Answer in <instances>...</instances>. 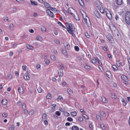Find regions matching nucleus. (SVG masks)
<instances>
[{
    "mask_svg": "<svg viewBox=\"0 0 130 130\" xmlns=\"http://www.w3.org/2000/svg\"><path fill=\"white\" fill-rule=\"evenodd\" d=\"M81 13L83 17L82 20L83 23L85 24L88 27H89L91 25V23L89 18L87 16L86 14L83 11H82Z\"/></svg>",
    "mask_w": 130,
    "mask_h": 130,
    "instance_id": "nucleus-1",
    "label": "nucleus"
},
{
    "mask_svg": "<svg viewBox=\"0 0 130 130\" xmlns=\"http://www.w3.org/2000/svg\"><path fill=\"white\" fill-rule=\"evenodd\" d=\"M66 26L67 27V29L68 31L72 34V36L74 37L75 35L73 34L75 28L74 26L71 23H66Z\"/></svg>",
    "mask_w": 130,
    "mask_h": 130,
    "instance_id": "nucleus-2",
    "label": "nucleus"
},
{
    "mask_svg": "<svg viewBox=\"0 0 130 130\" xmlns=\"http://www.w3.org/2000/svg\"><path fill=\"white\" fill-rule=\"evenodd\" d=\"M121 78L122 83L126 85L127 86L130 85L129 80L126 75H122L121 76Z\"/></svg>",
    "mask_w": 130,
    "mask_h": 130,
    "instance_id": "nucleus-3",
    "label": "nucleus"
},
{
    "mask_svg": "<svg viewBox=\"0 0 130 130\" xmlns=\"http://www.w3.org/2000/svg\"><path fill=\"white\" fill-rule=\"evenodd\" d=\"M125 20L126 23L128 24H130V12H127L126 13L125 16Z\"/></svg>",
    "mask_w": 130,
    "mask_h": 130,
    "instance_id": "nucleus-4",
    "label": "nucleus"
},
{
    "mask_svg": "<svg viewBox=\"0 0 130 130\" xmlns=\"http://www.w3.org/2000/svg\"><path fill=\"white\" fill-rule=\"evenodd\" d=\"M105 11L107 18L110 20L112 19V14L110 11L107 9H105Z\"/></svg>",
    "mask_w": 130,
    "mask_h": 130,
    "instance_id": "nucleus-5",
    "label": "nucleus"
},
{
    "mask_svg": "<svg viewBox=\"0 0 130 130\" xmlns=\"http://www.w3.org/2000/svg\"><path fill=\"white\" fill-rule=\"evenodd\" d=\"M50 8L47 9L46 10V12L51 17L53 18L54 17L55 15L51 11Z\"/></svg>",
    "mask_w": 130,
    "mask_h": 130,
    "instance_id": "nucleus-6",
    "label": "nucleus"
},
{
    "mask_svg": "<svg viewBox=\"0 0 130 130\" xmlns=\"http://www.w3.org/2000/svg\"><path fill=\"white\" fill-rule=\"evenodd\" d=\"M23 77L24 79L26 80H30V78L28 75V73L27 72L26 73L23 74Z\"/></svg>",
    "mask_w": 130,
    "mask_h": 130,
    "instance_id": "nucleus-7",
    "label": "nucleus"
},
{
    "mask_svg": "<svg viewBox=\"0 0 130 130\" xmlns=\"http://www.w3.org/2000/svg\"><path fill=\"white\" fill-rule=\"evenodd\" d=\"M69 13L72 15H73L76 12L74 9L72 8H69L68 9Z\"/></svg>",
    "mask_w": 130,
    "mask_h": 130,
    "instance_id": "nucleus-8",
    "label": "nucleus"
},
{
    "mask_svg": "<svg viewBox=\"0 0 130 130\" xmlns=\"http://www.w3.org/2000/svg\"><path fill=\"white\" fill-rule=\"evenodd\" d=\"M58 74L59 77H62L63 75V71L62 69H59L58 71Z\"/></svg>",
    "mask_w": 130,
    "mask_h": 130,
    "instance_id": "nucleus-9",
    "label": "nucleus"
},
{
    "mask_svg": "<svg viewBox=\"0 0 130 130\" xmlns=\"http://www.w3.org/2000/svg\"><path fill=\"white\" fill-rule=\"evenodd\" d=\"M17 11V9L15 8H12L9 9V12L10 13H13L16 12Z\"/></svg>",
    "mask_w": 130,
    "mask_h": 130,
    "instance_id": "nucleus-10",
    "label": "nucleus"
},
{
    "mask_svg": "<svg viewBox=\"0 0 130 130\" xmlns=\"http://www.w3.org/2000/svg\"><path fill=\"white\" fill-rule=\"evenodd\" d=\"M36 40L42 42L43 40V38L42 37L39 35H37L36 37Z\"/></svg>",
    "mask_w": 130,
    "mask_h": 130,
    "instance_id": "nucleus-11",
    "label": "nucleus"
},
{
    "mask_svg": "<svg viewBox=\"0 0 130 130\" xmlns=\"http://www.w3.org/2000/svg\"><path fill=\"white\" fill-rule=\"evenodd\" d=\"M73 16L76 20L79 21L80 20L79 18L77 13L76 12L73 14Z\"/></svg>",
    "mask_w": 130,
    "mask_h": 130,
    "instance_id": "nucleus-12",
    "label": "nucleus"
},
{
    "mask_svg": "<svg viewBox=\"0 0 130 130\" xmlns=\"http://www.w3.org/2000/svg\"><path fill=\"white\" fill-rule=\"evenodd\" d=\"M47 120V115L46 113H44L42 114V119L41 121H43L45 120Z\"/></svg>",
    "mask_w": 130,
    "mask_h": 130,
    "instance_id": "nucleus-13",
    "label": "nucleus"
},
{
    "mask_svg": "<svg viewBox=\"0 0 130 130\" xmlns=\"http://www.w3.org/2000/svg\"><path fill=\"white\" fill-rule=\"evenodd\" d=\"M107 38L110 42L112 43L114 42V40L112 37L111 35L107 36Z\"/></svg>",
    "mask_w": 130,
    "mask_h": 130,
    "instance_id": "nucleus-14",
    "label": "nucleus"
},
{
    "mask_svg": "<svg viewBox=\"0 0 130 130\" xmlns=\"http://www.w3.org/2000/svg\"><path fill=\"white\" fill-rule=\"evenodd\" d=\"M2 103V105H6L8 104V101L5 99H3L1 102Z\"/></svg>",
    "mask_w": 130,
    "mask_h": 130,
    "instance_id": "nucleus-15",
    "label": "nucleus"
},
{
    "mask_svg": "<svg viewBox=\"0 0 130 130\" xmlns=\"http://www.w3.org/2000/svg\"><path fill=\"white\" fill-rule=\"evenodd\" d=\"M102 99V102L104 103H106L107 102V99L104 96H102L101 97Z\"/></svg>",
    "mask_w": 130,
    "mask_h": 130,
    "instance_id": "nucleus-16",
    "label": "nucleus"
},
{
    "mask_svg": "<svg viewBox=\"0 0 130 130\" xmlns=\"http://www.w3.org/2000/svg\"><path fill=\"white\" fill-rule=\"evenodd\" d=\"M18 91L20 93L22 94L23 93L24 90L22 87H20L18 88Z\"/></svg>",
    "mask_w": 130,
    "mask_h": 130,
    "instance_id": "nucleus-17",
    "label": "nucleus"
},
{
    "mask_svg": "<svg viewBox=\"0 0 130 130\" xmlns=\"http://www.w3.org/2000/svg\"><path fill=\"white\" fill-rule=\"evenodd\" d=\"M41 30L43 32H46V29L45 26H42L41 28Z\"/></svg>",
    "mask_w": 130,
    "mask_h": 130,
    "instance_id": "nucleus-18",
    "label": "nucleus"
},
{
    "mask_svg": "<svg viewBox=\"0 0 130 130\" xmlns=\"http://www.w3.org/2000/svg\"><path fill=\"white\" fill-rule=\"evenodd\" d=\"M26 46L27 48L28 49H29L30 50H33L34 49V48L31 45L29 44H27L26 45Z\"/></svg>",
    "mask_w": 130,
    "mask_h": 130,
    "instance_id": "nucleus-19",
    "label": "nucleus"
},
{
    "mask_svg": "<svg viewBox=\"0 0 130 130\" xmlns=\"http://www.w3.org/2000/svg\"><path fill=\"white\" fill-rule=\"evenodd\" d=\"M94 14L97 18H99L100 17L99 13L96 10H95L94 11Z\"/></svg>",
    "mask_w": 130,
    "mask_h": 130,
    "instance_id": "nucleus-20",
    "label": "nucleus"
},
{
    "mask_svg": "<svg viewBox=\"0 0 130 130\" xmlns=\"http://www.w3.org/2000/svg\"><path fill=\"white\" fill-rule=\"evenodd\" d=\"M117 4L119 5H121L122 3V0H116Z\"/></svg>",
    "mask_w": 130,
    "mask_h": 130,
    "instance_id": "nucleus-21",
    "label": "nucleus"
},
{
    "mask_svg": "<svg viewBox=\"0 0 130 130\" xmlns=\"http://www.w3.org/2000/svg\"><path fill=\"white\" fill-rule=\"evenodd\" d=\"M98 9L101 13H104L105 11L104 8L102 7H100V8H98Z\"/></svg>",
    "mask_w": 130,
    "mask_h": 130,
    "instance_id": "nucleus-22",
    "label": "nucleus"
},
{
    "mask_svg": "<svg viewBox=\"0 0 130 130\" xmlns=\"http://www.w3.org/2000/svg\"><path fill=\"white\" fill-rule=\"evenodd\" d=\"M111 97L112 98L114 99H116L117 97L116 95L114 93H112L111 94Z\"/></svg>",
    "mask_w": 130,
    "mask_h": 130,
    "instance_id": "nucleus-23",
    "label": "nucleus"
},
{
    "mask_svg": "<svg viewBox=\"0 0 130 130\" xmlns=\"http://www.w3.org/2000/svg\"><path fill=\"white\" fill-rule=\"evenodd\" d=\"M71 115L73 117H75L76 116L77 113L75 111H73L71 113Z\"/></svg>",
    "mask_w": 130,
    "mask_h": 130,
    "instance_id": "nucleus-24",
    "label": "nucleus"
},
{
    "mask_svg": "<svg viewBox=\"0 0 130 130\" xmlns=\"http://www.w3.org/2000/svg\"><path fill=\"white\" fill-rule=\"evenodd\" d=\"M52 97L50 93H48V94L46 96L47 99H51Z\"/></svg>",
    "mask_w": 130,
    "mask_h": 130,
    "instance_id": "nucleus-25",
    "label": "nucleus"
},
{
    "mask_svg": "<svg viewBox=\"0 0 130 130\" xmlns=\"http://www.w3.org/2000/svg\"><path fill=\"white\" fill-rule=\"evenodd\" d=\"M121 101L122 102L123 105L124 106H126L127 104V102L124 99H122Z\"/></svg>",
    "mask_w": 130,
    "mask_h": 130,
    "instance_id": "nucleus-26",
    "label": "nucleus"
},
{
    "mask_svg": "<svg viewBox=\"0 0 130 130\" xmlns=\"http://www.w3.org/2000/svg\"><path fill=\"white\" fill-rule=\"evenodd\" d=\"M50 57L51 58L52 60L54 61H55L56 60V58L54 55H51L50 56Z\"/></svg>",
    "mask_w": 130,
    "mask_h": 130,
    "instance_id": "nucleus-27",
    "label": "nucleus"
},
{
    "mask_svg": "<svg viewBox=\"0 0 130 130\" xmlns=\"http://www.w3.org/2000/svg\"><path fill=\"white\" fill-rule=\"evenodd\" d=\"M44 5L47 8H49V9H50V5L47 3H44Z\"/></svg>",
    "mask_w": 130,
    "mask_h": 130,
    "instance_id": "nucleus-28",
    "label": "nucleus"
},
{
    "mask_svg": "<svg viewBox=\"0 0 130 130\" xmlns=\"http://www.w3.org/2000/svg\"><path fill=\"white\" fill-rule=\"evenodd\" d=\"M96 58L95 59L94 58H93L92 60V62L94 64H96Z\"/></svg>",
    "mask_w": 130,
    "mask_h": 130,
    "instance_id": "nucleus-29",
    "label": "nucleus"
},
{
    "mask_svg": "<svg viewBox=\"0 0 130 130\" xmlns=\"http://www.w3.org/2000/svg\"><path fill=\"white\" fill-rule=\"evenodd\" d=\"M72 130H79V128L76 126H74L72 128Z\"/></svg>",
    "mask_w": 130,
    "mask_h": 130,
    "instance_id": "nucleus-30",
    "label": "nucleus"
},
{
    "mask_svg": "<svg viewBox=\"0 0 130 130\" xmlns=\"http://www.w3.org/2000/svg\"><path fill=\"white\" fill-rule=\"evenodd\" d=\"M96 117L98 121H101L102 120L101 118L99 115H96Z\"/></svg>",
    "mask_w": 130,
    "mask_h": 130,
    "instance_id": "nucleus-31",
    "label": "nucleus"
},
{
    "mask_svg": "<svg viewBox=\"0 0 130 130\" xmlns=\"http://www.w3.org/2000/svg\"><path fill=\"white\" fill-rule=\"evenodd\" d=\"M50 63V61L49 59H47L45 61V64L47 66L49 65Z\"/></svg>",
    "mask_w": 130,
    "mask_h": 130,
    "instance_id": "nucleus-32",
    "label": "nucleus"
},
{
    "mask_svg": "<svg viewBox=\"0 0 130 130\" xmlns=\"http://www.w3.org/2000/svg\"><path fill=\"white\" fill-rule=\"evenodd\" d=\"M100 115L102 116L105 117L106 116V114L103 111H100Z\"/></svg>",
    "mask_w": 130,
    "mask_h": 130,
    "instance_id": "nucleus-33",
    "label": "nucleus"
},
{
    "mask_svg": "<svg viewBox=\"0 0 130 130\" xmlns=\"http://www.w3.org/2000/svg\"><path fill=\"white\" fill-rule=\"evenodd\" d=\"M84 67L87 70H89L91 69L90 66L87 65H85L84 66Z\"/></svg>",
    "mask_w": 130,
    "mask_h": 130,
    "instance_id": "nucleus-34",
    "label": "nucleus"
},
{
    "mask_svg": "<svg viewBox=\"0 0 130 130\" xmlns=\"http://www.w3.org/2000/svg\"><path fill=\"white\" fill-rule=\"evenodd\" d=\"M67 91L68 93L70 95L72 94H73L72 91L70 89H67Z\"/></svg>",
    "mask_w": 130,
    "mask_h": 130,
    "instance_id": "nucleus-35",
    "label": "nucleus"
},
{
    "mask_svg": "<svg viewBox=\"0 0 130 130\" xmlns=\"http://www.w3.org/2000/svg\"><path fill=\"white\" fill-rule=\"evenodd\" d=\"M79 3L81 6H83L84 5V2L83 0H78Z\"/></svg>",
    "mask_w": 130,
    "mask_h": 130,
    "instance_id": "nucleus-36",
    "label": "nucleus"
},
{
    "mask_svg": "<svg viewBox=\"0 0 130 130\" xmlns=\"http://www.w3.org/2000/svg\"><path fill=\"white\" fill-rule=\"evenodd\" d=\"M37 90L38 92L39 93H41L42 92V89L40 87H39L38 88Z\"/></svg>",
    "mask_w": 130,
    "mask_h": 130,
    "instance_id": "nucleus-37",
    "label": "nucleus"
},
{
    "mask_svg": "<svg viewBox=\"0 0 130 130\" xmlns=\"http://www.w3.org/2000/svg\"><path fill=\"white\" fill-rule=\"evenodd\" d=\"M31 4L33 5H37V2L34 1H31Z\"/></svg>",
    "mask_w": 130,
    "mask_h": 130,
    "instance_id": "nucleus-38",
    "label": "nucleus"
},
{
    "mask_svg": "<svg viewBox=\"0 0 130 130\" xmlns=\"http://www.w3.org/2000/svg\"><path fill=\"white\" fill-rule=\"evenodd\" d=\"M106 74L107 76L109 77L110 78V77L111 76V73H110L108 71H107L106 72Z\"/></svg>",
    "mask_w": 130,
    "mask_h": 130,
    "instance_id": "nucleus-39",
    "label": "nucleus"
},
{
    "mask_svg": "<svg viewBox=\"0 0 130 130\" xmlns=\"http://www.w3.org/2000/svg\"><path fill=\"white\" fill-rule=\"evenodd\" d=\"M56 105L55 104H53L52 105V107L51 108V110L53 111H54V110L55 108V107H56Z\"/></svg>",
    "mask_w": 130,
    "mask_h": 130,
    "instance_id": "nucleus-40",
    "label": "nucleus"
},
{
    "mask_svg": "<svg viewBox=\"0 0 130 130\" xmlns=\"http://www.w3.org/2000/svg\"><path fill=\"white\" fill-rule=\"evenodd\" d=\"M9 27L10 29L11 30H13L14 29V26L12 24H10Z\"/></svg>",
    "mask_w": 130,
    "mask_h": 130,
    "instance_id": "nucleus-41",
    "label": "nucleus"
},
{
    "mask_svg": "<svg viewBox=\"0 0 130 130\" xmlns=\"http://www.w3.org/2000/svg\"><path fill=\"white\" fill-rule=\"evenodd\" d=\"M101 128L103 130H105V127L104 125L102 123H101Z\"/></svg>",
    "mask_w": 130,
    "mask_h": 130,
    "instance_id": "nucleus-42",
    "label": "nucleus"
},
{
    "mask_svg": "<svg viewBox=\"0 0 130 130\" xmlns=\"http://www.w3.org/2000/svg\"><path fill=\"white\" fill-rule=\"evenodd\" d=\"M116 64L118 66H121V62L120 61H117L116 62Z\"/></svg>",
    "mask_w": 130,
    "mask_h": 130,
    "instance_id": "nucleus-43",
    "label": "nucleus"
},
{
    "mask_svg": "<svg viewBox=\"0 0 130 130\" xmlns=\"http://www.w3.org/2000/svg\"><path fill=\"white\" fill-rule=\"evenodd\" d=\"M59 68V69H62V70L64 69V67L62 64H60Z\"/></svg>",
    "mask_w": 130,
    "mask_h": 130,
    "instance_id": "nucleus-44",
    "label": "nucleus"
},
{
    "mask_svg": "<svg viewBox=\"0 0 130 130\" xmlns=\"http://www.w3.org/2000/svg\"><path fill=\"white\" fill-rule=\"evenodd\" d=\"M112 67L114 70H117L118 69V68L115 65H113L112 66Z\"/></svg>",
    "mask_w": 130,
    "mask_h": 130,
    "instance_id": "nucleus-45",
    "label": "nucleus"
},
{
    "mask_svg": "<svg viewBox=\"0 0 130 130\" xmlns=\"http://www.w3.org/2000/svg\"><path fill=\"white\" fill-rule=\"evenodd\" d=\"M57 100L59 101H61L63 100L62 97L61 96H59L58 97Z\"/></svg>",
    "mask_w": 130,
    "mask_h": 130,
    "instance_id": "nucleus-46",
    "label": "nucleus"
},
{
    "mask_svg": "<svg viewBox=\"0 0 130 130\" xmlns=\"http://www.w3.org/2000/svg\"><path fill=\"white\" fill-rule=\"evenodd\" d=\"M14 125H12L11 126V127L8 130H14Z\"/></svg>",
    "mask_w": 130,
    "mask_h": 130,
    "instance_id": "nucleus-47",
    "label": "nucleus"
},
{
    "mask_svg": "<svg viewBox=\"0 0 130 130\" xmlns=\"http://www.w3.org/2000/svg\"><path fill=\"white\" fill-rule=\"evenodd\" d=\"M50 10L52 11H57V10L56 8H53L52 7H50Z\"/></svg>",
    "mask_w": 130,
    "mask_h": 130,
    "instance_id": "nucleus-48",
    "label": "nucleus"
},
{
    "mask_svg": "<svg viewBox=\"0 0 130 130\" xmlns=\"http://www.w3.org/2000/svg\"><path fill=\"white\" fill-rule=\"evenodd\" d=\"M61 113L60 112L58 111H57L55 112V114L58 116H59L61 115Z\"/></svg>",
    "mask_w": 130,
    "mask_h": 130,
    "instance_id": "nucleus-49",
    "label": "nucleus"
},
{
    "mask_svg": "<svg viewBox=\"0 0 130 130\" xmlns=\"http://www.w3.org/2000/svg\"><path fill=\"white\" fill-rule=\"evenodd\" d=\"M26 67L27 66L26 65H23L22 66V68L23 69L24 71H26Z\"/></svg>",
    "mask_w": 130,
    "mask_h": 130,
    "instance_id": "nucleus-50",
    "label": "nucleus"
},
{
    "mask_svg": "<svg viewBox=\"0 0 130 130\" xmlns=\"http://www.w3.org/2000/svg\"><path fill=\"white\" fill-rule=\"evenodd\" d=\"M64 46L65 48L67 49H69L70 48V46L68 44H65Z\"/></svg>",
    "mask_w": 130,
    "mask_h": 130,
    "instance_id": "nucleus-51",
    "label": "nucleus"
},
{
    "mask_svg": "<svg viewBox=\"0 0 130 130\" xmlns=\"http://www.w3.org/2000/svg\"><path fill=\"white\" fill-rule=\"evenodd\" d=\"M96 60H97L98 61L99 64L100 65L102 66V63L101 62V61L99 60V59L98 58H96Z\"/></svg>",
    "mask_w": 130,
    "mask_h": 130,
    "instance_id": "nucleus-52",
    "label": "nucleus"
},
{
    "mask_svg": "<svg viewBox=\"0 0 130 130\" xmlns=\"http://www.w3.org/2000/svg\"><path fill=\"white\" fill-rule=\"evenodd\" d=\"M64 114L66 116H68L69 115V113L67 112H64Z\"/></svg>",
    "mask_w": 130,
    "mask_h": 130,
    "instance_id": "nucleus-53",
    "label": "nucleus"
},
{
    "mask_svg": "<svg viewBox=\"0 0 130 130\" xmlns=\"http://www.w3.org/2000/svg\"><path fill=\"white\" fill-rule=\"evenodd\" d=\"M83 117L85 119L88 120V116L85 114H84Z\"/></svg>",
    "mask_w": 130,
    "mask_h": 130,
    "instance_id": "nucleus-54",
    "label": "nucleus"
},
{
    "mask_svg": "<svg viewBox=\"0 0 130 130\" xmlns=\"http://www.w3.org/2000/svg\"><path fill=\"white\" fill-rule=\"evenodd\" d=\"M47 120H45L42 121L44 122V123L45 125H47L48 124V122Z\"/></svg>",
    "mask_w": 130,
    "mask_h": 130,
    "instance_id": "nucleus-55",
    "label": "nucleus"
},
{
    "mask_svg": "<svg viewBox=\"0 0 130 130\" xmlns=\"http://www.w3.org/2000/svg\"><path fill=\"white\" fill-rule=\"evenodd\" d=\"M78 120L79 121L81 122L83 121V119L81 117L79 116L78 117Z\"/></svg>",
    "mask_w": 130,
    "mask_h": 130,
    "instance_id": "nucleus-56",
    "label": "nucleus"
},
{
    "mask_svg": "<svg viewBox=\"0 0 130 130\" xmlns=\"http://www.w3.org/2000/svg\"><path fill=\"white\" fill-rule=\"evenodd\" d=\"M41 66L39 64H38L36 65V68L40 70Z\"/></svg>",
    "mask_w": 130,
    "mask_h": 130,
    "instance_id": "nucleus-57",
    "label": "nucleus"
},
{
    "mask_svg": "<svg viewBox=\"0 0 130 130\" xmlns=\"http://www.w3.org/2000/svg\"><path fill=\"white\" fill-rule=\"evenodd\" d=\"M8 77L9 79H11L12 77V75L11 74H9L8 75Z\"/></svg>",
    "mask_w": 130,
    "mask_h": 130,
    "instance_id": "nucleus-58",
    "label": "nucleus"
},
{
    "mask_svg": "<svg viewBox=\"0 0 130 130\" xmlns=\"http://www.w3.org/2000/svg\"><path fill=\"white\" fill-rule=\"evenodd\" d=\"M29 31L30 33H33L34 32V30L32 29H30L28 30Z\"/></svg>",
    "mask_w": 130,
    "mask_h": 130,
    "instance_id": "nucleus-59",
    "label": "nucleus"
},
{
    "mask_svg": "<svg viewBox=\"0 0 130 130\" xmlns=\"http://www.w3.org/2000/svg\"><path fill=\"white\" fill-rule=\"evenodd\" d=\"M26 108V105L25 104L23 103L22 104V108L23 109H25Z\"/></svg>",
    "mask_w": 130,
    "mask_h": 130,
    "instance_id": "nucleus-60",
    "label": "nucleus"
},
{
    "mask_svg": "<svg viewBox=\"0 0 130 130\" xmlns=\"http://www.w3.org/2000/svg\"><path fill=\"white\" fill-rule=\"evenodd\" d=\"M67 120L70 121H73V119L71 117H68L67 119Z\"/></svg>",
    "mask_w": 130,
    "mask_h": 130,
    "instance_id": "nucleus-61",
    "label": "nucleus"
},
{
    "mask_svg": "<svg viewBox=\"0 0 130 130\" xmlns=\"http://www.w3.org/2000/svg\"><path fill=\"white\" fill-rule=\"evenodd\" d=\"M76 51H78L79 50V47L77 46H75L74 47Z\"/></svg>",
    "mask_w": 130,
    "mask_h": 130,
    "instance_id": "nucleus-62",
    "label": "nucleus"
},
{
    "mask_svg": "<svg viewBox=\"0 0 130 130\" xmlns=\"http://www.w3.org/2000/svg\"><path fill=\"white\" fill-rule=\"evenodd\" d=\"M55 42L57 44H58L60 43V41L58 40H55Z\"/></svg>",
    "mask_w": 130,
    "mask_h": 130,
    "instance_id": "nucleus-63",
    "label": "nucleus"
},
{
    "mask_svg": "<svg viewBox=\"0 0 130 130\" xmlns=\"http://www.w3.org/2000/svg\"><path fill=\"white\" fill-rule=\"evenodd\" d=\"M34 113V111L33 110H31L30 111L29 113V115H32Z\"/></svg>",
    "mask_w": 130,
    "mask_h": 130,
    "instance_id": "nucleus-64",
    "label": "nucleus"
}]
</instances>
